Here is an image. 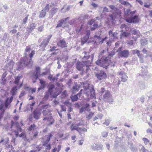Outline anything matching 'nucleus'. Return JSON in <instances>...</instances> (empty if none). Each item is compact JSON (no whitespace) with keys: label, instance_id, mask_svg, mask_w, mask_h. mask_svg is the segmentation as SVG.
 Segmentation results:
<instances>
[{"label":"nucleus","instance_id":"nucleus-1","mask_svg":"<svg viewBox=\"0 0 152 152\" xmlns=\"http://www.w3.org/2000/svg\"><path fill=\"white\" fill-rule=\"evenodd\" d=\"M115 53V51L112 50L109 53L108 56H103L100 59L97 60L95 62L96 64L107 69L110 65V63L111 62V57H113Z\"/></svg>","mask_w":152,"mask_h":152},{"label":"nucleus","instance_id":"nucleus-2","mask_svg":"<svg viewBox=\"0 0 152 152\" xmlns=\"http://www.w3.org/2000/svg\"><path fill=\"white\" fill-rule=\"evenodd\" d=\"M25 59V58L21 57L19 61L16 63L17 67L16 68V69L17 70L20 71L26 66L29 68L32 67L29 66V63Z\"/></svg>","mask_w":152,"mask_h":152},{"label":"nucleus","instance_id":"nucleus-3","mask_svg":"<svg viewBox=\"0 0 152 152\" xmlns=\"http://www.w3.org/2000/svg\"><path fill=\"white\" fill-rule=\"evenodd\" d=\"M103 99L104 102H107L109 104H112L113 102L112 94L108 90L105 91V94L103 96Z\"/></svg>","mask_w":152,"mask_h":152},{"label":"nucleus","instance_id":"nucleus-4","mask_svg":"<svg viewBox=\"0 0 152 152\" xmlns=\"http://www.w3.org/2000/svg\"><path fill=\"white\" fill-rule=\"evenodd\" d=\"M148 66H145L141 67L142 69L141 70V73L139 74V75L142 77L144 79H149L151 77L150 74H148L147 71Z\"/></svg>","mask_w":152,"mask_h":152},{"label":"nucleus","instance_id":"nucleus-5","mask_svg":"<svg viewBox=\"0 0 152 152\" xmlns=\"http://www.w3.org/2000/svg\"><path fill=\"white\" fill-rule=\"evenodd\" d=\"M95 76L98 80H101L103 79H105L107 77L106 73L103 70H101L99 72H96Z\"/></svg>","mask_w":152,"mask_h":152},{"label":"nucleus","instance_id":"nucleus-6","mask_svg":"<svg viewBox=\"0 0 152 152\" xmlns=\"http://www.w3.org/2000/svg\"><path fill=\"white\" fill-rule=\"evenodd\" d=\"M35 51L34 50H32L29 55V58H28V57L27 55L26 57V59H25L26 61L29 63V66H32L33 65V61L32 60V58L33 57L35 53Z\"/></svg>","mask_w":152,"mask_h":152},{"label":"nucleus","instance_id":"nucleus-7","mask_svg":"<svg viewBox=\"0 0 152 152\" xmlns=\"http://www.w3.org/2000/svg\"><path fill=\"white\" fill-rule=\"evenodd\" d=\"M32 114L33 117L35 120H39L41 115V112L40 110L38 109H35L33 111Z\"/></svg>","mask_w":152,"mask_h":152},{"label":"nucleus","instance_id":"nucleus-8","mask_svg":"<svg viewBox=\"0 0 152 152\" xmlns=\"http://www.w3.org/2000/svg\"><path fill=\"white\" fill-rule=\"evenodd\" d=\"M22 85L23 83H20L18 86H15L13 87L10 91V93L12 96H13L15 95L17 93V90L20 89L22 87Z\"/></svg>","mask_w":152,"mask_h":152},{"label":"nucleus","instance_id":"nucleus-9","mask_svg":"<svg viewBox=\"0 0 152 152\" xmlns=\"http://www.w3.org/2000/svg\"><path fill=\"white\" fill-rule=\"evenodd\" d=\"M108 34L109 38L112 40L114 41L116 39H118V37L117 36L118 33L116 32H113V31L110 30L108 31Z\"/></svg>","mask_w":152,"mask_h":152},{"label":"nucleus","instance_id":"nucleus-10","mask_svg":"<svg viewBox=\"0 0 152 152\" xmlns=\"http://www.w3.org/2000/svg\"><path fill=\"white\" fill-rule=\"evenodd\" d=\"M90 33L89 31L86 32L85 36L81 39V45H83L87 42L89 38Z\"/></svg>","mask_w":152,"mask_h":152},{"label":"nucleus","instance_id":"nucleus-11","mask_svg":"<svg viewBox=\"0 0 152 152\" xmlns=\"http://www.w3.org/2000/svg\"><path fill=\"white\" fill-rule=\"evenodd\" d=\"M118 56L121 57L127 58L129 56V51L128 50H124L121 52V53L118 54Z\"/></svg>","mask_w":152,"mask_h":152},{"label":"nucleus","instance_id":"nucleus-12","mask_svg":"<svg viewBox=\"0 0 152 152\" xmlns=\"http://www.w3.org/2000/svg\"><path fill=\"white\" fill-rule=\"evenodd\" d=\"M103 146L101 144H95L92 145L91 146V148L94 151H96L102 149Z\"/></svg>","mask_w":152,"mask_h":152},{"label":"nucleus","instance_id":"nucleus-13","mask_svg":"<svg viewBox=\"0 0 152 152\" xmlns=\"http://www.w3.org/2000/svg\"><path fill=\"white\" fill-rule=\"evenodd\" d=\"M91 59V61H90L89 60H87L86 61H82V63L84 66H88L91 64L94 58V53L91 54L90 56Z\"/></svg>","mask_w":152,"mask_h":152},{"label":"nucleus","instance_id":"nucleus-14","mask_svg":"<svg viewBox=\"0 0 152 152\" xmlns=\"http://www.w3.org/2000/svg\"><path fill=\"white\" fill-rule=\"evenodd\" d=\"M121 33L120 34V38L121 39L128 37L130 34L129 32L124 31L123 30H121Z\"/></svg>","mask_w":152,"mask_h":152},{"label":"nucleus","instance_id":"nucleus-15","mask_svg":"<svg viewBox=\"0 0 152 152\" xmlns=\"http://www.w3.org/2000/svg\"><path fill=\"white\" fill-rule=\"evenodd\" d=\"M118 73L121 76V81L124 82H126L127 80V78L128 77L126 73L122 71L119 72Z\"/></svg>","mask_w":152,"mask_h":152},{"label":"nucleus","instance_id":"nucleus-16","mask_svg":"<svg viewBox=\"0 0 152 152\" xmlns=\"http://www.w3.org/2000/svg\"><path fill=\"white\" fill-rule=\"evenodd\" d=\"M36 25L34 23H32L26 28V31L28 33L31 32L36 27Z\"/></svg>","mask_w":152,"mask_h":152},{"label":"nucleus","instance_id":"nucleus-17","mask_svg":"<svg viewBox=\"0 0 152 152\" xmlns=\"http://www.w3.org/2000/svg\"><path fill=\"white\" fill-rule=\"evenodd\" d=\"M57 45L62 48H64L67 46L66 41L64 39L60 40L57 43Z\"/></svg>","mask_w":152,"mask_h":152},{"label":"nucleus","instance_id":"nucleus-18","mask_svg":"<svg viewBox=\"0 0 152 152\" xmlns=\"http://www.w3.org/2000/svg\"><path fill=\"white\" fill-rule=\"evenodd\" d=\"M76 66L77 69L79 71L83 70L84 69H83L84 65L83 63L80 61H78L76 64Z\"/></svg>","mask_w":152,"mask_h":152},{"label":"nucleus","instance_id":"nucleus-19","mask_svg":"<svg viewBox=\"0 0 152 152\" xmlns=\"http://www.w3.org/2000/svg\"><path fill=\"white\" fill-rule=\"evenodd\" d=\"M22 77L23 76L22 75H18L17 76L15 77L13 83L16 85V86H18L20 84H19L20 80L22 78Z\"/></svg>","mask_w":152,"mask_h":152},{"label":"nucleus","instance_id":"nucleus-20","mask_svg":"<svg viewBox=\"0 0 152 152\" xmlns=\"http://www.w3.org/2000/svg\"><path fill=\"white\" fill-rule=\"evenodd\" d=\"M31 50V48L29 46H26L25 49L24 53V56L22 57L26 59V57L27 54L29 53Z\"/></svg>","mask_w":152,"mask_h":152},{"label":"nucleus","instance_id":"nucleus-21","mask_svg":"<svg viewBox=\"0 0 152 152\" xmlns=\"http://www.w3.org/2000/svg\"><path fill=\"white\" fill-rule=\"evenodd\" d=\"M121 14V11L119 10H118L112 15H111V17L112 19H113L115 18H116L118 17H119L120 16Z\"/></svg>","mask_w":152,"mask_h":152},{"label":"nucleus","instance_id":"nucleus-22","mask_svg":"<svg viewBox=\"0 0 152 152\" xmlns=\"http://www.w3.org/2000/svg\"><path fill=\"white\" fill-rule=\"evenodd\" d=\"M53 92L48 90L45 93V95L44 96V99L45 100H47L48 99L49 97L52 94Z\"/></svg>","mask_w":152,"mask_h":152},{"label":"nucleus","instance_id":"nucleus-23","mask_svg":"<svg viewBox=\"0 0 152 152\" xmlns=\"http://www.w3.org/2000/svg\"><path fill=\"white\" fill-rule=\"evenodd\" d=\"M90 99H93L94 98H96L95 90L93 87L90 90Z\"/></svg>","mask_w":152,"mask_h":152},{"label":"nucleus","instance_id":"nucleus-24","mask_svg":"<svg viewBox=\"0 0 152 152\" xmlns=\"http://www.w3.org/2000/svg\"><path fill=\"white\" fill-rule=\"evenodd\" d=\"M137 87L140 90L144 89L145 87V84L143 82L140 81L137 84Z\"/></svg>","mask_w":152,"mask_h":152},{"label":"nucleus","instance_id":"nucleus-25","mask_svg":"<svg viewBox=\"0 0 152 152\" xmlns=\"http://www.w3.org/2000/svg\"><path fill=\"white\" fill-rule=\"evenodd\" d=\"M49 41L48 40L45 39L42 42L40 45H39L40 47L42 46L43 50H45V48L48 45Z\"/></svg>","mask_w":152,"mask_h":152},{"label":"nucleus","instance_id":"nucleus-26","mask_svg":"<svg viewBox=\"0 0 152 152\" xmlns=\"http://www.w3.org/2000/svg\"><path fill=\"white\" fill-rule=\"evenodd\" d=\"M80 84H76L73 86L72 88V92L73 94L75 92L78 91L80 88Z\"/></svg>","mask_w":152,"mask_h":152},{"label":"nucleus","instance_id":"nucleus-27","mask_svg":"<svg viewBox=\"0 0 152 152\" xmlns=\"http://www.w3.org/2000/svg\"><path fill=\"white\" fill-rule=\"evenodd\" d=\"M61 93V91L57 90L56 92H53L52 94L50 96V98L52 99L56 98L57 96Z\"/></svg>","mask_w":152,"mask_h":152},{"label":"nucleus","instance_id":"nucleus-28","mask_svg":"<svg viewBox=\"0 0 152 152\" xmlns=\"http://www.w3.org/2000/svg\"><path fill=\"white\" fill-rule=\"evenodd\" d=\"M58 9L57 8L53 7L50 11L49 15L50 16H51L53 17V16L57 12Z\"/></svg>","mask_w":152,"mask_h":152},{"label":"nucleus","instance_id":"nucleus-29","mask_svg":"<svg viewBox=\"0 0 152 152\" xmlns=\"http://www.w3.org/2000/svg\"><path fill=\"white\" fill-rule=\"evenodd\" d=\"M119 2L121 4L125 6L129 5L131 7H132V5L129 2L123 0H119Z\"/></svg>","mask_w":152,"mask_h":152},{"label":"nucleus","instance_id":"nucleus-30","mask_svg":"<svg viewBox=\"0 0 152 152\" xmlns=\"http://www.w3.org/2000/svg\"><path fill=\"white\" fill-rule=\"evenodd\" d=\"M131 32L132 34L136 35L137 36L140 37V33L139 31L135 29H133L131 30Z\"/></svg>","mask_w":152,"mask_h":152},{"label":"nucleus","instance_id":"nucleus-31","mask_svg":"<svg viewBox=\"0 0 152 152\" xmlns=\"http://www.w3.org/2000/svg\"><path fill=\"white\" fill-rule=\"evenodd\" d=\"M41 76V74L40 73L35 71H34L33 74V77L36 80L39 79Z\"/></svg>","mask_w":152,"mask_h":152},{"label":"nucleus","instance_id":"nucleus-32","mask_svg":"<svg viewBox=\"0 0 152 152\" xmlns=\"http://www.w3.org/2000/svg\"><path fill=\"white\" fill-rule=\"evenodd\" d=\"M70 98L72 102L77 101L79 99L78 96L77 94L74 95H71L70 96Z\"/></svg>","mask_w":152,"mask_h":152},{"label":"nucleus","instance_id":"nucleus-33","mask_svg":"<svg viewBox=\"0 0 152 152\" xmlns=\"http://www.w3.org/2000/svg\"><path fill=\"white\" fill-rule=\"evenodd\" d=\"M70 129L72 131L74 130H75L80 133V130H81V128L80 127H77L76 126H74L73 124H72L70 126Z\"/></svg>","mask_w":152,"mask_h":152},{"label":"nucleus","instance_id":"nucleus-34","mask_svg":"<svg viewBox=\"0 0 152 152\" xmlns=\"http://www.w3.org/2000/svg\"><path fill=\"white\" fill-rule=\"evenodd\" d=\"M133 23H137L139 21L138 16L136 15H134L132 18Z\"/></svg>","mask_w":152,"mask_h":152},{"label":"nucleus","instance_id":"nucleus-35","mask_svg":"<svg viewBox=\"0 0 152 152\" xmlns=\"http://www.w3.org/2000/svg\"><path fill=\"white\" fill-rule=\"evenodd\" d=\"M46 14V12L44 10H42L40 12V14L39 16V18H44Z\"/></svg>","mask_w":152,"mask_h":152},{"label":"nucleus","instance_id":"nucleus-36","mask_svg":"<svg viewBox=\"0 0 152 152\" xmlns=\"http://www.w3.org/2000/svg\"><path fill=\"white\" fill-rule=\"evenodd\" d=\"M42 113L43 116H45L48 115H51V113H50V111L49 109L44 110L42 111Z\"/></svg>","mask_w":152,"mask_h":152},{"label":"nucleus","instance_id":"nucleus-37","mask_svg":"<svg viewBox=\"0 0 152 152\" xmlns=\"http://www.w3.org/2000/svg\"><path fill=\"white\" fill-rule=\"evenodd\" d=\"M14 62L12 60H11L10 62L6 65V66L9 67L10 69H12L13 66Z\"/></svg>","mask_w":152,"mask_h":152},{"label":"nucleus","instance_id":"nucleus-38","mask_svg":"<svg viewBox=\"0 0 152 152\" xmlns=\"http://www.w3.org/2000/svg\"><path fill=\"white\" fill-rule=\"evenodd\" d=\"M93 26V27H91L90 28V30L91 31H94L96 28H99L98 24L97 23H96V22L94 23Z\"/></svg>","mask_w":152,"mask_h":152},{"label":"nucleus","instance_id":"nucleus-39","mask_svg":"<svg viewBox=\"0 0 152 152\" xmlns=\"http://www.w3.org/2000/svg\"><path fill=\"white\" fill-rule=\"evenodd\" d=\"M58 149L56 147L52 149V152H56L57 151V152H59L61 149V145H58Z\"/></svg>","mask_w":152,"mask_h":152},{"label":"nucleus","instance_id":"nucleus-40","mask_svg":"<svg viewBox=\"0 0 152 152\" xmlns=\"http://www.w3.org/2000/svg\"><path fill=\"white\" fill-rule=\"evenodd\" d=\"M48 87V90L53 92V89L55 87V86L53 84L49 85Z\"/></svg>","mask_w":152,"mask_h":152},{"label":"nucleus","instance_id":"nucleus-41","mask_svg":"<svg viewBox=\"0 0 152 152\" xmlns=\"http://www.w3.org/2000/svg\"><path fill=\"white\" fill-rule=\"evenodd\" d=\"M130 8H128L126 10H125L124 9V15L125 16H129V13H130Z\"/></svg>","mask_w":152,"mask_h":152},{"label":"nucleus","instance_id":"nucleus-42","mask_svg":"<svg viewBox=\"0 0 152 152\" xmlns=\"http://www.w3.org/2000/svg\"><path fill=\"white\" fill-rule=\"evenodd\" d=\"M90 105L88 103H86L84 106V107L86 110L87 111H90L91 109L90 108Z\"/></svg>","mask_w":152,"mask_h":152},{"label":"nucleus","instance_id":"nucleus-43","mask_svg":"<svg viewBox=\"0 0 152 152\" xmlns=\"http://www.w3.org/2000/svg\"><path fill=\"white\" fill-rule=\"evenodd\" d=\"M64 23V21L63 20H61L58 21V24L56 26V28H59L61 27Z\"/></svg>","mask_w":152,"mask_h":152},{"label":"nucleus","instance_id":"nucleus-44","mask_svg":"<svg viewBox=\"0 0 152 152\" xmlns=\"http://www.w3.org/2000/svg\"><path fill=\"white\" fill-rule=\"evenodd\" d=\"M5 76H4L3 74L1 78L2 81L1 82V84H3L4 85H5L7 81L6 79L5 78Z\"/></svg>","mask_w":152,"mask_h":152},{"label":"nucleus","instance_id":"nucleus-45","mask_svg":"<svg viewBox=\"0 0 152 152\" xmlns=\"http://www.w3.org/2000/svg\"><path fill=\"white\" fill-rule=\"evenodd\" d=\"M13 97L11 96L10 97L7 98L5 101H7V102L10 104L13 100Z\"/></svg>","mask_w":152,"mask_h":152},{"label":"nucleus","instance_id":"nucleus-46","mask_svg":"<svg viewBox=\"0 0 152 152\" xmlns=\"http://www.w3.org/2000/svg\"><path fill=\"white\" fill-rule=\"evenodd\" d=\"M39 83L42 86H45V82L44 80H42L41 79H39Z\"/></svg>","mask_w":152,"mask_h":152},{"label":"nucleus","instance_id":"nucleus-47","mask_svg":"<svg viewBox=\"0 0 152 152\" xmlns=\"http://www.w3.org/2000/svg\"><path fill=\"white\" fill-rule=\"evenodd\" d=\"M84 53H85V55H86L84 56L83 58V59H84L85 58L88 59L90 57V56L88 54V53H87L86 52H84Z\"/></svg>","mask_w":152,"mask_h":152},{"label":"nucleus","instance_id":"nucleus-48","mask_svg":"<svg viewBox=\"0 0 152 152\" xmlns=\"http://www.w3.org/2000/svg\"><path fill=\"white\" fill-rule=\"evenodd\" d=\"M50 73V70L49 69H47L45 71V72H42L41 74V75L42 76H44V75H46L47 74H48V73Z\"/></svg>","mask_w":152,"mask_h":152},{"label":"nucleus","instance_id":"nucleus-49","mask_svg":"<svg viewBox=\"0 0 152 152\" xmlns=\"http://www.w3.org/2000/svg\"><path fill=\"white\" fill-rule=\"evenodd\" d=\"M84 123V121L83 120H80L79 122L77 124V126L79 127L83 125Z\"/></svg>","mask_w":152,"mask_h":152},{"label":"nucleus","instance_id":"nucleus-50","mask_svg":"<svg viewBox=\"0 0 152 152\" xmlns=\"http://www.w3.org/2000/svg\"><path fill=\"white\" fill-rule=\"evenodd\" d=\"M93 114V113L92 112H91L89 113L88 115L86 116V118L88 120H90L92 118Z\"/></svg>","mask_w":152,"mask_h":152},{"label":"nucleus","instance_id":"nucleus-51","mask_svg":"<svg viewBox=\"0 0 152 152\" xmlns=\"http://www.w3.org/2000/svg\"><path fill=\"white\" fill-rule=\"evenodd\" d=\"M35 127V125L34 124H33L31 125L28 128L29 130L30 131H31L34 130V129Z\"/></svg>","mask_w":152,"mask_h":152},{"label":"nucleus","instance_id":"nucleus-52","mask_svg":"<svg viewBox=\"0 0 152 152\" xmlns=\"http://www.w3.org/2000/svg\"><path fill=\"white\" fill-rule=\"evenodd\" d=\"M50 49L49 50V51L50 52H52L53 51H54V50L56 51L58 50V49H56V47L54 46H53L52 47H50Z\"/></svg>","mask_w":152,"mask_h":152},{"label":"nucleus","instance_id":"nucleus-53","mask_svg":"<svg viewBox=\"0 0 152 152\" xmlns=\"http://www.w3.org/2000/svg\"><path fill=\"white\" fill-rule=\"evenodd\" d=\"M147 40L146 39H142L141 40V44L142 45H144L147 44Z\"/></svg>","mask_w":152,"mask_h":152},{"label":"nucleus","instance_id":"nucleus-54","mask_svg":"<svg viewBox=\"0 0 152 152\" xmlns=\"http://www.w3.org/2000/svg\"><path fill=\"white\" fill-rule=\"evenodd\" d=\"M49 5L48 4H46L45 7L42 10H44V11L46 12V11L48 12L49 11Z\"/></svg>","mask_w":152,"mask_h":152},{"label":"nucleus","instance_id":"nucleus-55","mask_svg":"<svg viewBox=\"0 0 152 152\" xmlns=\"http://www.w3.org/2000/svg\"><path fill=\"white\" fill-rule=\"evenodd\" d=\"M28 16L29 15H27L26 16L23 18V23L22 24H25L26 23Z\"/></svg>","mask_w":152,"mask_h":152},{"label":"nucleus","instance_id":"nucleus-56","mask_svg":"<svg viewBox=\"0 0 152 152\" xmlns=\"http://www.w3.org/2000/svg\"><path fill=\"white\" fill-rule=\"evenodd\" d=\"M4 104L3 103H1L0 105V110L3 111L4 110L5 111V109L4 108Z\"/></svg>","mask_w":152,"mask_h":152},{"label":"nucleus","instance_id":"nucleus-57","mask_svg":"<svg viewBox=\"0 0 152 152\" xmlns=\"http://www.w3.org/2000/svg\"><path fill=\"white\" fill-rule=\"evenodd\" d=\"M53 135L51 133H50L49 134L47 138V139L46 140H47V141L49 142L51 138L53 136Z\"/></svg>","mask_w":152,"mask_h":152},{"label":"nucleus","instance_id":"nucleus-58","mask_svg":"<svg viewBox=\"0 0 152 152\" xmlns=\"http://www.w3.org/2000/svg\"><path fill=\"white\" fill-rule=\"evenodd\" d=\"M4 104V108L5 109L8 107L9 105L10 104L9 103L7 102V101H5Z\"/></svg>","mask_w":152,"mask_h":152},{"label":"nucleus","instance_id":"nucleus-59","mask_svg":"<svg viewBox=\"0 0 152 152\" xmlns=\"http://www.w3.org/2000/svg\"><path fill=\"white\" fill-rule=\"evenodd\" d=\"M132 52V54H134L135 53H136L137 54H139V50H133L131 51Z\"/></svg>","mask_w":152,"mask_h":152},{"label":"nucleus","instance_id":"nucleus-60","mask_svg":"<svg viewBox=\"0 0 152 152\" xmlns=\"http://www.w3.org/2000/svg\"><path fill=\"white\" fill-rule=\"evenodd\" d=\"M61 107V112L62 111H66V108L65 107V106L63 105H60Z\"/></svg>","mask_w":152,"mask_h":152},{"label":"nucleus","instance_id":"nucleus-61","mask_svg":"<svg viewBox=\"0 0 152 152\" xmlns=\"http://www.w3.org/2000/svg\"><path fill=\"white\" fill-rule=\"evenodd\" d=\"M83 28V26L82 25H81L80 27L79 28H76L75 29L76 31L78 33L80 32L82 30Z\"/></svg>","mask_w":152,"mask_h":152},{"label":"nucleus","instance_id":"nucleus-62","mask_svg":"<svg viewBox=\"0 0 152 152\" xmlns=\"http://www.w3.org/2000/svg\"><path fill=\"white\" fill-rule=\"evenodd\" d=\"M11 125H12V126H14V125H15L16 126H18L19 125V123L18 122H15L13 121L12 120L11 121Z\"/></svg>","mask_w":152,"mask_h":152},{"label":"nucleus","instance_id":"nucleus-63","mask_svg":"<svg viewBox=\"0 0 152 152\" xmlns=\"http://www.w3.org/2000/svg\"><path fill=\"white\" fill-rule=\"evenodd\" d=\"M140 151H142V152H149L143 146H142L141 148H140Z\"/></svg>","mask_w":152,"mask_h":152},{"label":"nucleus","instance_id":"nucleus-64","mask_svg":"<svg viewBox=\"0 0 152 152\" xmlns=\"http://www.w3.org/2000/svg\"><path fill=\"white\" fill-rule=\"evenodd\" d=\"M95 20L94 19H92L88 21V24L89 25H92L93 23L94 22Z\"/></svg>","mask_w":152,"mask_h":152}]
</instances>
